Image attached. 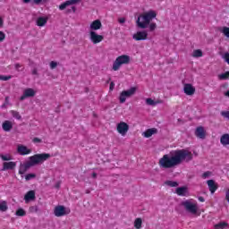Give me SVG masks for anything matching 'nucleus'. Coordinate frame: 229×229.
I'll list each match as a JSON object with an SVG mask.
<instances>
[{
	"label": "nucleus",
	"instance_id": "1",
	"mask_svg": "<svg viewBox=\"0 0 229 229\" xmlns=\"http://www.w3.org/2000/svg\"><path fill=\"white\" fill-rule=\"evenodd\" d=\"M191 160H192V152L186 149L174 150L159 159V166L162 169H173L182 162H191Z\"/></svg>",
	"mask_w": 229,
	"mask_h": 229
},
{
	"label": "nucleus",
	"instance_id": "2",
	"mask_svg": "<svg viewBox=\"0 0 229 229\" xmlns=\"http://www.w3.org/2000/svg\"><path fill=\"white\" fill-rule=\"evenodd\" d=\"M49 158H51V155L47 153L35 154L34 156L30 157L29 160L20 165L19 174H25L30 167L40 165V164H44L46 160H49Z\"/></svg>",
	"mask_w": 229,
	"mask_h": 229
},
{
	"label": "nucleus",
	"instance_id": "3",
	"mask_svg": "<svg viewBox=\"0 0 229 229\" xmlns=\"http://www.w3.org/2000/svg\"><path fill=\"white\" fill-rule=\"evenodd\" d=\"M153 19H157V12L154 10L141 13L136 21L138 28H140V30H146L148 26L149 31H155L157 30V24L155 22H151Z\"/></svg>",
	"mask_w": 229,
	"mask_h": 229
},
{
	"label": "nucleus",
	"instance_id": "4",
	"mask_svg": "<svg viewBox=\"0 0 229 229\" xmlns=\"http://www.w3.org/2000/svg\"><path fill=\"white\" fill-rule=\"evenodd\" d=\"M187 212L190 214H198V202L192 199L184 200L182 203Z\"/></svg>",
	"mask_w": 229,
	"mask_h": 229
},
{
	"label": "nucleus",
	"instance_id": "5",
	"mask_svg": "<svg viewBox=\"0 0 229 229\" xmlns=\"http://www.w3.org/2000/svg\"><path fill=\"white\" fill-rule=\"evenodd\" d=\"M136 92L137 87H131L129 89L123 90L119 96V102L122 104L126 103V99L132 98V96H135Z\"/></svg>",
	"mask_w": 229,
	"mask_h": 229
},
{
	"label": "nucleus",
	"instance_id": "6",
	"mask_svg": "<svg viewBox=\"0 0 229 229\" xmlns=\"http://www.w3.org/2000/svg\"><path fill=\"white\" fill-rule=\"evenodd\" d=\"M69 214H71V209L69 208L56 206L54 208V216H55V217H64V216H67Z\"/></svg>",
	"mask_w": 229,
	"mask_h": 229
},
{
	"label": "nucleus",
	"instance_id": "7",
	"mask_svg": "<svg viewBox=\"0 0 229 229\" xmlns=\"http://www.w3.org/2000/svg\"><path fill=\"white\" fill-rule=\"evenodd\" d=\"M130 131V125L126 122H120L116 124V131L122 135V137H126V134Z\"/></svg>",
	"mask_w": 229,
	"mask_h": 229
},
{
	"label": "nucleus",
	"instance_id": "8",
	"mask_svg": "<svg viewBox=\"0 0 229 229\" xmlns=\"http://www.w3.org/2000/svg\"><path fill=\"white\" fill-rule=\"evenodd\" d=\"M37 96V90L32 88H26L23 90V94L21 96L20 100L24 101V99H28V98H35Z\"/></svg>",
	"mask_w": 229,
	"mask_h": 229
},
{
	"label": "nucleus",
	"instance_id": "9",
	"mask_svg": "<svg viewBox=\"0 0 229 229\" xmlns=\"http://www.w3.org/2000/svg\"><path fill=\"white\" fill-rule=\"evenodd\" d=\"M124 64H130V58H116L113 64V71H119Z\"/></svg>",
	"mask_w": 229,
	"mask_h": 229
},
{
	"label": "nucleus",
	"instance_id": "10",
	"mask_svg": "<svg viewBox=\"0 0 229 229\" xmlns=\"http://www.w3.org/2000/svg\"><path fill=\"white\" fill-rule=\"evenodd\" d=\"M89 38L93 44H99V42H103L105 38L103 37V35H99L96 33V31L91 30L89 32Z\"/></svg>",
	"mask_w": 229,
	"mask_h": 229
},
{
	"label": "nucleus",
	"instance_id": "11",
	"mask_svg": "<svg viewBox=\"0 0 229 229\" xmlns=\"http://www.w3.org/2000/svg\"><path fill=\"white\" fill-rule=\"evenodd\" d=\"M183 92L186 96H194L196 93V88H194L191 83H185L183 85Z\"/></svg>",
	"mask_w": 229,
	"mask_h": 229
},
{
	"label": "nucleus",
	"instance_id": "12",
	"mask_svg": "<svg viewBox=\"0 0 229 229\" xmlns=\"http://www.w3.org/2000/svg\"><path fill=\"white\" fill-rule=\"evenodd\" d=\"M17 153L19 155H21L22 157H24L26 155H30L31 148H29L28 147H26L22 144H18L17 145Z\"/></svg>",
	"mask_w": 229,
	"mask_h": 229
},
{
	"label": "nucleus",
	"instance_id": "13",
	"mask_svg": "<svg viewBox=\"0 0 229 229\" xmlns=\"http://www.w3.org/2000/svg\"><path fill=\"white\" fill-rule=\"evenodd\" d=\"M132 38L136 41L147 40L148 31L146 30L138 31L137 33L133 34Z\"/></svg>",
	"mask_w": 229,
	"mask_h": 229
},
{
	"label": "nucleus",
	"instance_id": "14",
	"mask_svg": "<svg viewBox=\"0 0 229 229\" xmlns=\"http://www.w3.org/2000/svg\"><path fill=\"white\" fill-rule=\"evenodd\" d=\"M17 167V162L9 161L4 162L2 171H13Z\"/></svg>",
	"mask_w": 229,
	"mask_h": 229
},
{
	"label": "nucleus",
	"instance_id": "15",
	"mask_svg": "<svg viewBox=\"0 0 229 229\" xmlns=\"http://www.w3.org/2000/svg\"><path fill=\"white\" fill-rule=\"evenodd\" d=\"M195 135L198 139H205L207 137V131L203 126H199L195 130Z\"/></svg>",
	"mask_w": 229,
	"mask_h": 229
},
{
	"label": "nucleus",
	"instance_id": "16",
	"mask_svg": "<svg viewBox=\"0 0 229 229\" xmlns=\"http://www.w3.org/2000/svg\"><path fill=\"white\" fill-rule=\"evenodd\" d=\"M103 24L101 23L100 20H95L89 25L91 31H98V30H101Z\"/></svg>",
	"mask_w": 229,
	"mask_h": 229
},
{
	"label": "nucleus",
	"instance_id": "17",
	"mask_svg": "<svg viewBox=\"0 0 229 229\" xmlns=\"http://www.w3.org/2000/svg\"><path fill=\"white\" fill-rule=\"evenodd\" d=\"M81 0H68L59 5V10H65L67 6H71V4H76L80 3Z\"/></svg>",
	"mask_w": 229,
	"mask_h": 229
},
{
	"label": "nucleus",
	"instance_id": "18",
	"mask_svg": "<svg viewBox=\"0 0 229 229\" xmlns=\"http://www.w3.org/2000/svg\"><path fill=\"white\" fill-rule=\"evenodd\" d=\"M207 183L211 194H214L217 191V183L215 180H208Z\"/></svg>",
	"mask_w": 229,
	"mask_h": 229
},
{
	"label": "nucleus",
	"instance_id": "19",
	"mask_svg": "<svg viewBox=\"0 0 229 229\" xmlns=\"http://www.w3.org/2000/svg\"><path fill=\"white\" fill-rule=\"evenodd\" d=\"M35 198V191H30L25 194L24 201L25 203H30V201H34Z\"/></svg>",
	"mask_w": 229,
	"mask_h": 229
},
{
	"label": "nucleus",
	"instance_id": "20",
	"mask_svg": "<svg viewBox=\"0 0 229 229\" xmlns=\"http://www.w3.org/2000/svg\"><path fill=\"white\" fill-rule=\"evenodd\" d=\"M158 131L156 128L148 129L144 132H142V136L145 137V139H149V137H152V135H155Z\"/></svg>",
	"mask_w": 229,
	"mask_h": 229
},
{
	"label": "nucleus",
	"instance_id": "21",
	"mask_svg": "<svg viewBox=\"0 0 229 229\" xmlns=\"http://www.w3.org/2000/svg\"><path fill=\"white\" fill-rule=\"evenodd\" d=\"M2 128L4 131H11L12 128H13V123L11 121L6 120L2 123Z\"/></svg>",
	"mask_w": 229,
	"mask_h": 229
},
{
	"label": "nucleus",
	"instance_id": "22",
	"mask_svg": "<svg viewBox=\"0 0 229 229\" xmlns=\"http://www.w3.org/2000/svg\"><path fill=\"white\" fill-rule=\"evenodd\" d=\"M220 144H222L224 148L229 146V133H225L220 137Z\"/></svg>",
	"mask_w": 229,
	"mask_h": 229
},
{
	"label": "nucleus",
	"instance_id": "23",
	"mask_svg": "<svg viewBox=\"0 0 229 229\" xmlns=\"http://www.w3.org/2000/svg\"><path fill=\"white\" fill-rule=\"evenodd\" d=\"M175 192L178 196H188L189 190L187 187H179L175 190Z\"/></svg>",
	"mask_w": 229,
	"mask_h": 229
},
{
	"label": "nucleus",
	"instance_id": "24",
	"mask_svg": "<svg viewBox=\"0 0 229 229\" xmlns=\"http://www.w3.org/2000/svg\"><path fill=\"white\" fill-rule=\"evenodd\" d=\"M146 105H148V106H156V105H160L162 104V100H157V101H155L153 100L152 98H146Z\"/></svg>",
	"mask_w": 229,
	"mask_h": 229
},
{
	"label": "nucleus",
	"instance_id": "25",
	"mask_svg": "<svg viewBox=\"0 0 229 229\" xmlns=\"http://www.w3.org/2000/svg\"><path fill=\"white\" fill-rule=\"evenodd\" d=\"M36 22H37V26H39L40 28H42L46 26V24H47V18L38 17Z\"/></svg>",
	"mask_w": 229,
	"mask_h": 229
},
{
	"label": "nucleus",
	"instance_id": "26",
	"mask_svg": "<svg viewBox=\"0 0 229 229\" xmlns=\"http://www.w3.org/2000/svg\"><path fill=\"white\" fill-rule=\"evenodd\" d=\"M0 158L4 161V162H10V160H13V157L10 154H1L0 155Z\"/></svg>",
	"mask_w": 229,
	"mask_h": 229
},
{
	"label": "nucleus",
	"instance_id": "27",
	"mask_svg": "<svg viewBox=\"0 0 229 229\" xmlns=\"http://www.w3.org/2000/svg\"><path fill=\"white\" fill-rule=\"evenodd\" d=\"M191 56H193V58H201V56H203V51H201V49L193 50Z\"/></svg>",
	"mask_w": 229,
	"mask_h": 229
},
{
	"label": "nucleus",
	"instance_id": "28",
	"mask_svg": "<svg viewBox=\"0 0 229 229\" xmlns=\"http://www.w3.org/2000/svg\"><path fill=\"white\" fill-rule=\"evenodd\" d=\"M134 228L140 229L142 228V218L138 217L134 220Z\"/></svg>",
	"mask_w": 229,
	"mask_h": 229
},
{
	"label": "nucleus",
	"instance_id": "29",
	"mask_svg": "<svg viewBox=\"0 0 229 229\" xmlns=\"http://www.w3.org/2000/svg\"><path fill=\"white\" fill-rule=\"evenodd\" d=\"M8 210V204L6 201L2 200L0 201V211L1 212H6Z\"/></svg>",
	"mask_w": 229,
	"mask_h": 229
},
{
	"label": "nucleus",
	"instance_id": "30",
	"mask_svg": "<svg viewBox=\"0 0 229 229\" xmlns=\"http://www.w3.org/2000/svg\"><path fill=\"white\" fill-rule=\"evenodd\" d=\"M10 114L13 115V117L14 119H17L18 121H21V114H19V112L12 110V111H10Z\"/></svg>",
	"mask_w": 229,
	"mask_h": 229
},
{
	"label": "nucleus",
	"instance_id": "31",
	"mask_svg": "<svg viewBox=\"0 0 229 229\" xmlns=\"http://www.w3.org/2000/svg\"><path fill=\"white\" fill-rule=\"evenodd\" d=\"M16 216L19 217H24V216H26V211L23 208H18L16 210Z\"/></svg>",
	"mask_w": 229,
	"mask_h": 229
},
{
	"label": "nucleus",
	"instance_id": "32",
	"mask_svg": "<svg viewBox=\"0 0 229 229\" xmlns=\"http://www.w3.org/2000/svg\"><path fill=\"white\" fill-rule=\"evenodd\" d=\"M226 226H228V223L221 222L215 225V229H223V228H226Z\"/></svg>",
	"mask_w": 229,
	"mask_h": 229
},
{
	"label": "nucleus",
	"instance_id": "33",
	"mask_svg": "<svg viewBox=\"0 0 229 229\" xmlns=\"http://www.w3.org/2000/svg\"><path fill=\"white\" fill-rule=\"evenodd\" d=\"M165 185H168V187H178V182L174 181H166Z\"/></svg>",
	"mask_w": 229,
	"mask_h": 229
},
{
	"label": "nucleus",
	"instance_id": "34",
	"mask_svg": "<svg viewBox=\"0 0 229 229\" xmlns=\"http://www.w3.org/2000/svg\"><path fill=\"white\" fill-rule=\"evenodd\" d=\"M219 80H229V72L218 75Z\"/></svg>",
	"mask_w": 229,
	"mask_h": 229
},
{
	"label": "nucleus",
	"instance_id": "35",
	"mask_svg": "<svg viewBox=\"0 0 229 229\" xmlns=\"http://www.w3.org/2000/svg\"><path fill=\"white\" fill-rule=\"evenodd\" d=\"M33 178H37V174H28L25 175L26 182H30V180H33Z\"/></svg>",
	"mask_w": 229,
	"mask_h": 229
},
{
	"label": "nucleus",
	"instance_id": "36",
	"mask_svg": "<svg viewBox=\"0 0 229 229\" xmlns=\"http://www.w3.org/2000/svg\"><path fill=\"white\" fill-rule=\"evenodd\" d=\"M8 80H12V76L11 75H0V81H8Z\"/></svg>",
	"mask_w": 229,
	"mask_h": 229
},
{
	"label": "nucleus",
	"instance_id": "37",
	"mask_svg": "<svg viewBox=\"0 0 229 229\" xmlns=\"http://www.w3.org/2000/svg\"><path fill=\"white\" fill-rule=\"evenodd\" d=\"M210 176H212V173L211 172H205L203 174H202V178L204 180H207V178H210Z\"/></svg>",
	"mask_w": 229,
	"mask_h": 229
},
{
	"label": "nucleus",
	"instance_id": "38",
	"mask_svg": "<svg viewBox=\"0 0 229 229\" xmlns=\"http://www.w3.org/2000/svg\"><path fill=\"white\" fill-rule=\"evenodd\" d=\"M31 0H23V3H30ZM34 1L35 4H40V3H42L44 0H32Z\"/></svg>",
	"mask_w": 229,
	"mask_h": 229
},
{
	"label": "nucleus",
	"instance_id": "39",
	"mask_svg": "<svg viewBox=\"0 0 229 229\" xmlns=\"http://www.w3.org/2000/svg\"><path fill=\"white\" fill-rule=\"evenodd\" d=\"M4 38H6V34H4L3 31H0V42H4Z\"/></svg>",
	"mask_w": 229,
	"mask_h": 229
},
{
	"label": "nucleus",
	"instance_id": "40",
	"mask_svg": "<svg viewBox=\"0 0 229 229\" xmlns=\"http://www.w3.org/2000/svg\"><path fill=\"white\" fill-rule=\"evenodd\" d=\"M56 67H58V63L52 61L50 63V69H56Z\"/></svg>",
	"mask_w": 229,
	"mask_h": 229
},
{
	"label": "nucleus",
	"instance_id": "41",
	"mask_svg": "<svg viewBox=\"0 0 229 229\" xmlns=\"http://www.w3.org/2000/svg\"><path fill=\"white\" fill-rule=\"evenodd\" d=\"M32 142H34V144H38V143L42 142V140H40L39 138H34L32 140Z\"/></svg>",
	"mask_w": 229,
	"mask_h": 229
},
{
	"label": "nucleus",
	"instance_id": "42",
	"mask_svg": "<svg viewBox=\"0 0 229 229\" xmlns=\"http://www.w3.org/2000/svg\"><path fill=\"white\" fill-rule=\"evenodd\" d=\"M71 12H72L73 13H76V6H72V9L67 10L68 13H71Z\"/></svg>",
	"mask_w": 229,
	"mask_h": 229
},
{
	"label": "nucleus",
	"instance_id": "43",
	"mask_svg": "<svg viewBox=\"0 0 229 229\" xmlns=\"http://www.w3.org/2000/svg\"><path fill=\"white\" fill-rule=\"evenodd\" d=\"M118 22H119L120 24H124V22H126V18H119V19H118Z\"/></svg>",
	"mask_w": 229,
	"mask_h": 229
},
{
	"label": "nucleus",
	"instance_id": "44",
	"mask_svg": "<svg viewBox=\"0 0 229 229\" xmlns=\"http://www.w3.org/2000/svg\"><path fill=\"white\" fill-rule=\"evenodd\" d=\"M225 199L228 201L229 203V189L225 191Z\"/></svg>",
	"mask_w": 229,
	"mask_h": 229
},
{
	"label": "nucleus",
	"instance_id": "45",
	"mask_svg": "<svg viewBox=\"0 0 229 229\" xmlns=\"http://www.w3.org/2000/svg\"><path fill=\"white\" fill-rule=\"evenodd\" d=\"M4 25V21H3V18H0V28H3Z\"/></svg>",
	"mask_w": 229,
	"mask_h": 229
},
{
	"label": "nucleus",
	"instance_id": "46",
	"mask_svg": "<svg viewBox=\"0 0 229 229\" xmlns=\"http://www.w3.org/2000/svg\"><path fill=\"white\" fill-rule=\"evenodd\" d=\"M117 58H130V56L126 55H119Z\"/></svg>",
	"mask_w": 229,
	"mask_h": 229
},
{
	"label": "nucleus",
	"instance_id": "47",
	"mask_svg": "<svg viewBox=\"0 0 229 229\" xmlns=\"http://www.w3.org/2000/svg\"><path fill=\"white\" fill-rule=\"evenodd\" d=\"M199 201H200L201 203H204L205 199L203 197H199Z\"/></svg>",
	"mask_w": 229,
	"mask_h": 229
},
{
	"label": "nucleus",
	"instance_id": "48",
	"mask_svg": "<svg viewBox=\"0 0 229 229\" xmlns=\"http://www.w3.org/2000/svg\"><path fill=\"white\" fill-rule=\"evenodd\" d=\"M223 58H229V53H225L223 56Z\"/></svg>",
	"mask_w": 229,
	"mask_h": 229
},
{
	"label": "nucleus",
	"instance_id": "49",
	"mask_svg": "<svg viewBox=\"0 0 229 229\" xmlns=\"http://www.w3.org/2000/svg\"><path fill=\"white\" fill-rule=\"evenodd\" d=\"M92 178H98V174L93 173V174H92Z\"/></svg>",
	"mask_w": 229,
	"mask_h": 229
},
{
	"label": "nucleus",
	"instance_id": "50",
	"mask_svg": "<svg viewBox=\"0 0 229 229\" xmlns=\"http://www.w3.org/2000/svg\"><path fill=\"white\" fill-rule=\"evenodd\" d=\"M225 96L226 98H229V90H227L226 92H225Z\"/></svg>",
	"mask_w": 229,
	"mask_h": 229
},
{
	"label": "nucleus",
	"instance_id": "51",
	"mask_svg": "<svg viewBox=\"0 0 229 229\" xmlns=\"http://www.w3.org/2000/svg\"><path fill=\"white\" fill-rule=\"evenodd\" d=\"M113 88H114V82H111V84H110V89L112 90Z\"/></svg>",
	"mask_w": 229,
	"mask_h": 229
},
{
	"label": "nucleus",
	"instance_id": "52",
	"mask_svg": "<svg viewBox=\"0 0 229 229\" xmlns=\"http://www.w3.org/2000/svg\"><path fill=\"white\" fill-rule=\"evenodd\" d=\"M225 60L226 64H228V65H229V58H225Z\"/></svg>",
	"mask_w": 229,
	"mask_h": 229
},
{
	"label": "nucleus",
	"instance_id": "53",
	"mask_svg": "<svg viewBox=\"0 0 229 229\" xmlns=\"http://www.w3.org/2000/svg\"><path fill=\"white\" fill-rule=\"evenodd\" d=\"M19 68V65H16V69H18Z\"/></svg>",
	"mask_w": 229,
	"mask_h": 229
}]
</instances>
